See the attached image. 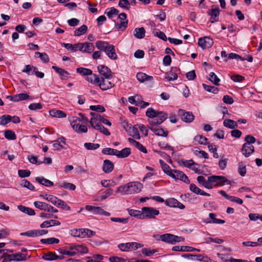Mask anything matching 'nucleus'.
<instances>
[{"mask_svg":"<svg viewBox=\"0 0 262 262\" xmlns=\"http://www.w3.org/2000/svg\"><path fill=\"white\" fill-rule=\"evenodd\" d=\"M146 115L150 119H148L149 125H160L168 118V114L164 112L157 111L152 107L148 108Z\"/></svg>","mask_w":262,"mask_h":262,"instance_id":"obj_1","label":"nucleus"},{"mask_svg":"<svg viewBox=\"0 0 262 262\" xmlns=\"http://www.w3.org/2000/svg\"><path fill=\"white\" fill-rule=\"evenodd\" d=\"M96 47L99 50L104 51L111 59L116 60L118 58L115 46L113 45L106 41L99 40L96 42Z\"/></svg>","mask_w":262,"mask_h":262,"instance_id":"obj_2","label":"nucleus"},{"mask_svg":"<svg viewBox=\"0 0 262 262\" xmlns=\"http://www.w3.org/2000/svg\"><path fill=\"white\" fill-rule=\"evenodd\" d=\"M78 115L79 117H72L70 120L71 125L74 130H77L78 126H80L81 124L86 123L88 122V119L85 117L82 114L79 113Z\"/></svg>","mask_w":262,"mask_h":262,"instance_id":"obj_3","label":"nucleus"},{"mask_svg":"<svg viewBox=\"0 0 262 262\" xmlns=\"http://www.w3.org/2000/svg\"><path fill=\"white\" fill-rule=\"evenodd\" d=\"M159 236L162 241L171 244H174L184 240V238L181 236H178L169 233L164 234Z\"/></svg>","mask_w":262,"mask_h":262,"instance_id":"obj_4","label":"nucleus"},{"mask_svg":"<svg viewBox=\"0 0 262 262\" xmlns=\"http://www.w3.org/2000/svg\"><path fill=\"white\" fill-rule=\"evenodd\" d=\"M143 214L142 219H155L156 215L159 214L160 212L152 207H144L142 208Z\"/></svg>","mask_w":262,"mask_h":262,"instance_id":"obj_5","label":"nucleus"},{"mask_svg":"<svg viewBox=\"0 0 262 262\" xmlns=\"http://www.w3.org/2000/svg\"><path fill=\"white\" fill-rule=\"evenodd\" d=\"M111 78L99 77V82L96 85H98L103 91L111 89L114 86V84L110 81Z\"/></svg>","mask_w":262,"mask_h":262,"instance_id":"obj_6","label":"nucleus"},{"mask_svg":"<svg viewBox=\"0 0 262 262\" xmlns=\"http://www.w3.org/2000/svg\"><path fill=\"white\" fill-rule=\"evenodd\" d=\"M170 177L176 180H180L186 184H189L190 182L188 177L184 172L178 170L173 169Z\"/></svg>","mask_w":262,"mask_h":262,"instance_id":"obj_7","label":"nucleus"},{"mask_svg":"<svg viewBox=\"0 0 262 262\" xmlns=\"http://www.w3.org/2000/svg\"><path fill=\"white\" fill-rule=\"evenodd\" d=\"M210 180L211 181H214V183H216L215 186H223L225 184L231 185V182L230 180L226 179V177L220 176H212L210 177Z\"/></svg>","mask_w":262,"mask_h":262,"instance_id":"obj_8","label":"nucleus"},{"mask_svg":"<svg viewBox=\"0 0 262 262\" xmlns=\"http://www.w3.org/2000/svg\"><path fill=\"white\" fill-rule=\"evenodd\" d=\"M126 14L125 13H121L118 15V18L120 20V23H115V27L118 30H124L127 27L128 20L126 19Z\"/></svg>","mask_w":262,"mask_h":262,"instance_id":"obj_9","label":"nucleus"},{"mask_svg":"<svg viewBox=\"0 0 262 262\" xmlns=\"http://www.w3.org/2000/svg\"><path fill=\"white\" fill-rule=\"evenodd\" d=\"M85 209L89 211H91L94 215H102L106 216L110 215V213L104 210L99 207H95L90 205H86Z\"/></svg>","mask_w":262,"mask_h":262,"instance_id":"obj_10","label":"nucleus"},{"mask_svg":"<svg viewBox=\"0 0 262 262\" xmlns=\"http://www.w3.org/2000/svg\"><path fill=\"white\" fill-rule=\"evenodd\" d=\"M178 115L182 121L187 123H190L194 119V116L191 112H186L183 110H179Z\"/></svg>","mask_w":262,"mask_h":262,"instance_id":"obj_11","label":"nucleus"},{"mask_svg":"<svg viewBox=\"0 0 262 262\" xmlns=\"http://www.w3.org/2000/svg\"><path fill=\"white\" fill-rule=\"evenodd\" d=\"M213 44V39L208 36L200 38L198 41L199 46L203 49L211 48Z\"/></svg>","mask_w":262,"mask_h":262,"instance_id":"obj_12","label":"nucleus"},{"mask_svg":"<svg viewBox=\"0 0 262 262\" xmlns=\"http://www.w3.org/2000/svg\"><path fill=\"white\" fill-rule=\"evenodd\" d=\"M166 206L170 207H177L180 209H183L185 208V206L177 199L171 198L167 199L165 202Z\"/></svg>","mask_w":262,"mask_h":262,"instance_id":"obj_13","label":"nucleus"},{"mask_svg":"<svg viewBox=\"0 0 262 262\" xmlns=\"http://www.w3.org/2000/svg\"><path fill=\"white\" fill-rule=\"evenodd\" d=\"M157 125H149V128L158 136L166 137L168 135V132L165 130L163 128H158L156 126Z\"/></svg>","mask_w":262,"mask_h":262,"instance_id":"obj_14","label":"nucleus"},{"mask_svg":"<svg viewBox=\"0 0 262 262\" xmlns=\"http://www.w3.org/2000/svg\"><path fill=\"white\" fill-rule=\"evenodd\" d=\"M207 13L208 15H210V21L211 23H214L218 21L219 16L220 14V10L219 7L209 10L207 11Z\"/></svg>","mask_w":262,"mask_h":262,"instance_id":"obj_15","label":"nucleus"},{"mask_svg":"<svg viewBox=\"0 0 262 262\" xmlns=\"http://www.w3.org/2000/svg\"><path fill=\"white\" fill-rule=\"evenodd\" d=\"M254 151V147L252 144H244L242 148L243 155L245 157H249Z\"/></svg>","mask_w":262,"mask_h":262,"instance_id":"obj_16","label":"nucleus"},{"mask_svg":"<svg viewBox=\"0 0 262 262\" xmlns=\"http://www.w3.org/2000/svg\"><path fill=\"white\" fill-rule=\"evenodd\" d=\"M130 193H138L142 188V184L138 182H131L129 183Z\"/></svg>","mask_w":262,"mask_h":262,"instance_id":"obj_17","label":"nucleus"},{"mask_svg":"<svg viewBox=\"0 0 262 262\" xmlns=\"http://www.w3.org/2000/svg\"><path fill=\"white\" fill-rule=\"evenodd\" d=\"M98 70L100 74L106 78H111V71L106 66L104 65H100L97 67Z\"/></svg>","mask_w":262,"mask_h":262,"instance_id":"obj_18","label":"nucleus"},{"mask_svg":"<svg viewBox=\"0 0 262 262\" xmlns=\"http://www.w3.org/2000/svg\"><path fill=\"white\" fill-rule=\"evenodd\" d=\"M113 163L108 160H104L102 166L103 171L106 173H109L111 172L113 170Z\"/></svg>","mask_w":262,"mask_h":262,"instance_id":"obj_19","label":"nucleus"},{"mask_svg":"<svg viewBox=\"0 0 262 262\" xmlns=\"http://www.w3.org/2000/svg\"><path fill=\"white\" fill-rule=\"evenodd\" d=\"M178 71V69L177 67H172L170 71L166 74L165 78L167 79L168 81L175 80L177 79Z\"/></svg>","mask_w":262,"mask_h":262,"instance_id":"obj_20","label":"nucleus"},{"mask_svg":"<svg viewBox=\"0 0 262 262\" xmlns=\"http://www.w3.org/2000/svg\"><path fill=\"white\" fill-rule=\"evenodd\" d=\"M118 247L122 251L135 250V249L134 248V242L120 244L118 245Z\"/></svg>","mask_w":262,"mask_h":262,"instance_id":"obj_21","label":"nucleus"},{"mask_svg":"<svg viewBox=\"0 0 262 262\" xmlns=\"http://www.w3.org/2000/svg\"><path fill=\"white\" fill-rule=\"evenodd\" d=\"M129 142L136 148H137L138 149H139L141 152L146 154L147 152V150L145 146H144L142 144H141L139 142L135 140L134 139L132 138H128Z\"/></svg>","mask_w":262,"mask_h":262,"instance_id":"obj_22","label":"nucleus"},{"mask_svg":"<svg viewBox=\"0 0 262 262\" xmlns=\"http://www.w3.org/2000/svg\"><path fill=\"white\" fill-rule=\"evenodd\" d=\"M131 153L130 148L129 147H126L122 149L121 150L116 151V155L119 158H124L127 157Z\"/></svg>","mask_w":262,"mask_h":262,"instance_id":"obj_23","label":"nucleus"},{"mask_svg":"<svg viewBox=\"0 0 262 262\" xmlns=\"http://www.w3.org/2000/svg\"><path fill=\"white\" fill-rule=\"evenodd\" d=\"M189 189L190 191L196 194H200L205 196H210V194L202 190L199 187H198L194 184H190L189 186Z\"/></svg>","mask_w":262,"mask_h":262,"instance_id":"obj_24","label":"nucleus"},{"mask_svg":"<svg viewBox=\"0 0 262 262\" xmlns=\"http://www.w3.org/2000/svg\"><path fill=\"white\" fill-rule=\"evenodd\" d=\"M35 180L40 184L46 187L52 186L54 185L53 182L43 177H37L35 178Z\"/></svg>","mask_w":262,"mask_h":262,"instance_id":"obj_25","label":"nucleus"},{"mask_svg":"<svg viewBox=\"0 0 262 262\" xmlns=\"http://www.w3.org/2000/svg\"><path fill=\"white\" fill-rule=\"evenodd\" d=\"M49 114L53 117L58 118H63L67 116L66 114L61 110H52L49 111Z\"/></svg>","mask_w":262,"mask_h":262,"instance_id":"obj_26","label":"nucleus"},{"mask_svg":"<svg viewBox=\"0 0 262 262\" xmlns=\"http://www.w3.org/2000/svg\"><path fill=\"white\" fill-rule=\"evenodd\" d=\"M60 223L56 220H51L49 221H46L40 224V227L41 228H48L53 226H59Z\"/></svg>","mask_w":262,"mask_h":262,"instance_id":"obj_27","label":"nucleus"},{"mask_svg":"<svg viewBox=\"0 0 262 262\" xmlns=\"http://www.w3.org/2000/svg\"><path fill=\"white\" fill-rule=\"evenodd\" d=\"M136 77L137 79L140 81L141 82H143L145 81H152L153 80V77L150 76H148L147 74L144 73H138L136 75Z\"/></svg>","mask_w":262,"mask_h":262,"instance_id":"obj_28","label":"nucleus"},{"mask_svg":"<svg viewBox=\"0 0 262 262\" xmlns=\"http://www.w3.org/2000/svg\"><path fill=\"white\" fill-rule=\"evenodd\" d=\"M34 205L35 206V207L41 210L48 212V211L49 210L48 209L50 205L45 202H42L40 201H35L34 202Z\"/></svg>","mask_w":262,"mask_h":262,"instance_id":"obj_29","label":"nucleus"},{"mask_svg":"<svg viewBox=\"0 0 262 262\" xmlns=\"http://www.w3.org/2000/svg\"><path fill=\"white\" fill-rule=\"evenodd\" d=\"M159 162L164 172L167 175L170 176V174H171L172 172L173 171V170H172L170 166L165 163L162 160H160Z\"/></svg>","mask_w":262,"mask_h":262,"instance_id":"obj_30","label":"nucleus"},{"mask_svg":"<svg viewBox=\"0 0 262 262\" xmlns=\"http://www.w3.org/2000/svg\"><path fill=\"white\" fill-rule=\"evenodd\" d=\"M17 208L22 212H24L29 215H34L35 214V211L32 208L23 206L18 205Z\"/></svg>","mask_w":262,"mask_h":262,"instance_id":"obj_31","label":"nucleus"},{"mask_svg":"<svg viewBox=\"0 0 262 262\" xmlns=\"http://www.w3.org/2000/svg\"><path fill=\"white\" fill-rule=\"evenodd\" d=\"M90 114L92 117L90 121V123L91 126L96 129V126H100L101 124H100L99 120L97 119V117H96V113L92 112Z\"/></svg>","mask_w":262,"mask_h":262,"instance_id":"obj_32","label":"nucleus"},{"mask_svg":"<svg viewBox=\"0 0 262 262\" xmlns=\"http://www.w3.org/2000/svg\"><path fill=\"white\" fill-rule=\"evenodd\" d=\"M145 30L143 27L136 28L134 31V35L137 38L141 39L145 36Z\"/></svg>","mask_w":262,"mask_h":262,"instance_id":"obj_33","label":"nucleus"},{"mask_svg":"<svg viewBox=\"0 0 262 262\" xmlns=\"http://www.w3.org/2000/svg\"><path fill=\"white\" fill-rule=\"evenodd\" d=\"M223 125L231 129L236 128L238 127L237 122L231 119H225L223 122Z\"/></svg>","mask_w":262,"mask_h":262,"instance_id":"obj_34","label":"nucleus"},{"mask_svg":"<svg viewBox=\"0 0 262 262\" xmlns=\"http://www.w3.org/2000/svg\"><path fill=\"white\" fill-rule=\"evenodd\" d=\"M130 188H129V183L124 185H122L119 187L117 188V192L121 193L122 194H131L130 192Z\"/></svg>","mask_w":262,"mask_h":262,"instance_id":"obj_35","label":"nucleus"},{"mask_svg":"<svg viewBox=\"0 0 262 262\" xmlns=\"http://www.w3.org/2000/svg\"><path fill=\"white\" fill-rule=\"evenodd\" d=\"M56 185L59 188H64L71 190H74L76 189V186L74 184L66 182L58 183Z\"/></svg>","mask_w":262,"mask_h":262,"instance_id":"obj_36","label":"nucleus"},{"mask_svg":"<svg viewBox=\"0 0 262 262\" xmlns=\"http://www.w3.org/2000/svg\"><path fill=\"white\" fill-rule=\"evenodd\" d=\"M42 258L46 260L51 261L58 259V255H57L55 253L50 252L46 254H45L42 256Z\"/></svg>","mask_w":262,"mask_h":262,"instance_id":"obj_37","label":"nucleus"},{"mask_svg":"<svg viewBox=\"0 0 262 262\" xmlns=\"http://www.w3.org/2000/svg\"><path fill=\"white\" fill-rule=\"evenodd\" d=\"M99 75L93 74L92 73L91 75L86 77V80L91 83L97 85V83H98V82H99Z\"/></svg>","mask_w":262,"mask_h":262,"instance_id":"obj_38","label":"nucleus"},{"mask_svg":"<svg viewBox=\"0 0 262 262\" xmlns=\"http://www.w3.org/2000/svg\"><path fill=\"white\" fill-rule=\"evenodd\" d=\"M83 49H84L85 51H83V53H91L93 51H94L95 47L94 45L91 42H83Z\"/></svg>","mask_w":262,"mask_h":262,"instance_id":"obj_39","label":"nucleus"},{"mask_svg":"<svg viewBox=\"0 0 262 262\" xmlns=\"http://www.w3.org/2000/svg\"><path fill=\"white\" fill-rule=\"evenodd\" d=\"M52 69L63 78H67L69 75V73L67 71L62 68H58L56 66H53Z\"/></svg>","mask_w":262,"mask_h":262,"instance_id":"obj_40","label":"nucleus"},{"mask_svg":"<svg viewBox=\"0 0 262 262\" xmlns=\"http://www.w3.org/2000/svg\"><path fill=\"white\" fill-rule=\"evenodd\" d=\"M208 79L215 85H219L220 79L214 72H210L209 74Z\"/></svg>","mask_w":262,"mask_h":262,"instance_id":"obj_41","label":"nucleus"},{"mask_svg":"<svg viewBox=\"0 0 262 262\" xmlns=\"http://www.w3.org/2000/svg\"><path fill=\"white\" fill-rule=\"evenodd\" d=\"M88 30V27L83 25L80 27L76 29L74 32V35L76 36H79L86 33Z\"/></svg>","mask_w":262,"mask_h":262,"instance_id":"obj_42","label":"nucleus"},{"mask_svg":"<svg viewBox=\"0 0 262 262\" xmlns=\"http://www.w3.org/2000/svg\"><path fill=\"white\" fill-rule=\"evenodd\" d=\"M40 242L42 244H58L59 242V240L56 238L50 237V238H48L41 239Z\"/></svg>","mask_w":262,"mask_h":262,"instance_id":"obj_43","label":"nucleus"},{"mask_svg":"<svg viewBox=\"0 0 262 262\" xmlns=\"http://www.w3.org/2000/svg\"><path fill=\"white\" fill-rule=\"evenodd\" d=\"M128 213L130 216H134L140 219H142L143 218L142 211L139 210L130 209L128 210Z\"/></svg>","mask_w":262,"mask_h":262,"instance_id":"obj_44","label":"nucleus"},{"mask_svg":"<svg viewBox=\"0 0 262 262\" xmlns=\"http://www.w3.org/2000/svg\"><path fill=\"white\" fill-rule=\"evenodd\" d=\"M238 172L242 176H245L246 172V166L245 163H244L243 162H241L238 164Z\"/></svg>","mask_w":262,"mask_h":262,"instance_id":"obj_45","label":"nucleus"},{"mask_svg":"<svg viewBox=\"0 0 262 262\" xmlns=\"http://www.w3.org/2000/svg\"><path fill=\"white\" fill-rule=\"evenodd\" d=\"M12 117L4 115L0 117V125H5L11 121Z\"/></svg>","mask_w":262,"mask_h":262,"instance_id":"obj_46","label":"nucleus"},{"mask_svg":"<svg viewBox=\"0 0 262 262\" xmlns=\"http://www.w3.org/2000/svg\"><path fill=\"white\" fill-rule=\"evenodd\" d=\"M105 13L106 14L108 18H111L114 15H116L119 13V10L114 8H111L106 9Z\"/></svg>","mask_w":262,"mask_h":262,"instance_id":"obj_47","label":"nucleus"},{"mask_svg":"<svg viewBox=\"0 0 262 262\" xmlns=\"http://www.w3.org/2000/svg\"><path fill=\"white\" fill-rule=\"evenodd\" d=\"M20 185L30 190H33L35 189L34 186L29 181L25 179L21 180Z\"/></svg>","mask_w":262,"mask_h":262,"instance_id":"obj_48","label":"nucleus"},{"mask_svg":"<svg viewBox=\"0 0 262 262\" xmlns=\"http://www.w3.org/2000/svg\"><path fill=\"white\" fill-rule=\"evenodd\" d=\"M194 140L195 141L198 142V143H199L200 144L206 145L208 144L207 138H206V137H205L202 135L196 136L194 137Z\"/></svg>","mask_w":262,"mask_h":262,"instance_id":"obj_49","label":"nucleus"},{"mask_svg":"<svg viewBox=\"0 0 262 262\" xmlns=\"http://www.w3.org/2000/svg\"><path fill=\"white\" fill-rule=\"evenodd\" d=\"M209 216L210 218L212 220L211 222H209V223L213 224H224L225 222L224 220L216 219V214L215 213H210L209 214Z\"/></svg>","mask_w":262,"mask_h":262,"instance_id":"obj_50","label":"nucleus"},{"mask_svg":"<svg viewBox=\"0 0 262 262\" xmlns=\"http://www.w3.org/2000/svg\"><path fill=\"white\" fill-rule=\"evenodd\" d=\"M202 85L203 88L209 92H211L213 94H217L219 92V89L214 86L208 85L204 83H203Z\"/></svg>","mask_w":262,"mask_h":262,"instance_id":"obj_51","label":"nucleus"},{"mask_svg":"<svg viewBox=\"0 0 262 262\" xmlns=\"http://www.w3.org/2000/svg\"><path fill=\"white\" fill-rule=\"evenodd\" d=\"M5 137L8 140H15L16 138L15 133L11 130H7L4 132Z\"/></svg>","mask_w":262,"mask_h":262,"instance_id":"obj_52","label":"nucleus"},{"mask_svg":"<svg viewBox=\"0 0 262 262\" xmlns=\"http://www.w3.org/2000/svg\"><path fill=\"white\" fill-rule=\"evenodd\" d=\"M76 71L77 73H79L82 75L86 76H89V75H91L92 73V70L90 69L84 68H78L76 69Z\"/></svg>","mask_w":262,"mask_h":262,"instance_id":"obj_53","label":"nucleus"},{"mask_svg":"<svg viewBox=\"0 0 262 262\" xmlns=\"http://www.w3.org/2000/svg\"><path fill=\"white\" fill-rule=\"evenodd\" d=\"M35 55H38L41 60L45 63H48L49 61V57L46 53H40L39 52H35Z\"/></svg>","mask_w":262,"mask_h":262,"instance_id":"obj_54","label":"nucleus"},{"mask_svg":"<svg viewBox=\"0 0 262 262\" xmlns=\"http://www.w3.org/2000/svg\"><path fill=\"white\" fill-rule=\"evenodd\" d=\"M100 146V145L98 143H85L84 144V147L87 150H94L98 148Z\"/></svg>","mask_w":262,"mask_h":262,"instance_id":"obj_55","label":"nucleus"},{"mask_svg":"<svg viewBox=\"0 0 262 262\" xmlns=\"http://www.w3.org/2000/svg\"><path fill=\"white\" fill-rule=\"evenodd\" d=\"M116 151L117 149H116L106 147L102 149V153L104 155L116 156Z\"/></svg>","mask_w":262,"mask_h":262,"instance_id":"obj_56","label":"nucleus"},{"mask_svg":"<svg viewBox=\"0 0 262 262\" xmlns=\"http://www.w3.org/2000/svg\"><path fill=\"white\" fill-rule=\"evenodd\" d=\"M118 6L126 10L130 9V3L128 0H120L118 3Z\"/></svg>","mask_w":262,"mask_h":262,"instance_id":"obj_57","label":"nucleus"},{"mask_svg":"<svg viewBox=\"0 0 262 262\" xmlns=\"http://www.w3.org/2000/svg\"><path fill=\"white\" fill-rule=\"evenodd\" d=\"M90 109L92 111H96L99 113L104 112L105 110L104 107L101 105H91L90 106Z\"/></svg>","mask_w":262,"mask_h":262,"instance_id":"obj_58","label":"nucleus"},{"mask_svg":"<svg viewBox=\"0 0 262 262\" xmlns=\"http://www.w3.org/2000/svg\"><path fill=\"white\" fill-rule=\"evenodd\" d=\"M62 45L67 49L70 50L72 52H76L77 51V43L72 45L71 43H63Z\"/></svg>","mask_w":262,"mask_h":262,"instance_id":"obj_59","label":"nucleus"},{"mask_svg":"<svg viewBox=\"0 0 262 262\" xmlns=\"http://www.w3.org/2000/svg\"><path fill=\"white\" fill-rule=\"evenodd\" d=\"M29 95L26 93H20L16 95V102L26 100L29 98Z\"/></svg>","mask_w":262,"mask_h":262,"instance_id":"obj_60","label":"nucleus"},{"mask_svg":"<svg viewBox=\"0 0 262 262\" xmlns=\"http://www.w3.org/2000/svg\"><path fill=\"white\" fill-rule=\"evenodd\" d=\"M20 235L27 236L29 237H36L37 236L36 231V230H29L25 232L21 233Z\"/></svg>","mask_w":262,"mask_h":262,"instance_id":"obj_61","label":"nucleus"},{"mask_svg":"<svg viewBox=\"0 0 262 262\" xmlns=\"http://www.w3.org/2000/svg\"><path fill=\"white\" fill-rule=\"evenodd\" d=\"M42 107V104L40 103H31L29 106V108L32 111L40 110Z\"/></svg>","mask_w":262,"mask_h":262,"instance_id":"obj_62","label":"nucleus"},{"mask_svg":"<svg viewBox=\"0 0 262 262\" xmlns=\"http://www.w3.org/2000/svg\"><path fill=\"white\" fill-rule=\"evenodd\" d=\"M18 174L20 178H26L30 176L31 172L29 170H19Z\"/></svg>","mask_w":262,"mask_h":262,"instance_id":"obj_63","label":"nucleus"},{"mask_svg":"<svg viewBox=\"0 0 262 262\" xmlns=\"http://www.w3.org/2000/svg\"><path fill=\"white\" fill-rule=\"evenodd\" d=\"M57 207H60L63 209H66L67 210H70L71 208L69 206H68L64 201L61 200H59L57 206Z\"/></svg>","mask_w":262,"mask_h":262,"instance_id":"obj_64","label":"nucleus"}]
</instances>
